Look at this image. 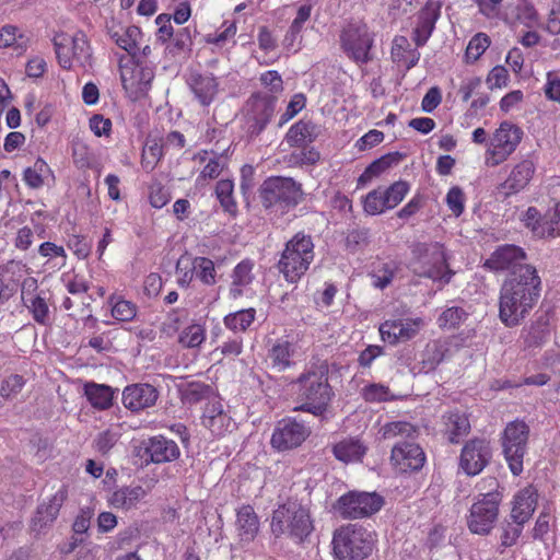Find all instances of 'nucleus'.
Returning a JSON list of instances; mask_svg holds the SVG:
<instances>
[{
	"label": "nucleus",
	"instance_id": "obj_34",
	"mask_svg": "<svg viewBox=\"0 0 560 560\" xmlns=\"http://www.w3.org/2000/svg\"><path fill=\"white\" fill-rule=\"evenodd\" d=\"M253 267L254 264L248 259L242 260L234 267L230 287V296L232 299L241 298L245 293L246 288L253 282Z\"/></svg>",
	"mask_w": 560,
	"mask_h": 560
},
{
	"label": "nucleus",
	"instance_id": "obj_21",
	"mask_svg": "<svg viewBox=\"0 0 560 560\" xmlns=\"http://www.w3.org/2000/svg\"><path fill=\"white\" fill-rule=\"evenodd\" d=\"M512 509L509 520L503 528L502 545L513 546L523 532L525 524V490H518L511 502Z\"/></svg>",
	"mask_w": 560,
	"mask_h": 560
},
{
	"label": "nucleus",
	"instance_id": "obj_25",
	"mask_svg": "<svg viewBox=\"0 0 560 560\" xmlns=\"http://www.w3.org/2000/svg\"><path fill=\"white\" fill-rule=\"evenodd\" d=\"M470 431V422L465 412L454 409L441 417V432L452 444H457Z\"/></svg>",
	"mask_w": 560,
	"mask_h": 560
},
{
	"label": "nucleus",
	"instance_id": "obj_13",
	"mask_svg": "<svg viewBox=\"0 0 560 560\" xmlns=\"http://www.w3.org/2000/svg\"><path fill=\"white\" fill-rule=\"evenodd\" d=\"M503 453L509 468L517 476L523 471L525 454V422L515 420L510 422L503 435Z\"/></svg>",
	"mask_w": 560,
	"mask_h": 560
},
{
	"label": "nucleus",
	"instance_id": "obj_15",
	"mask_svg": "<svg viewBox=\"0 0 560 560\" xmlns=\"http://www.w3.org/2000/svg\"><path fill=\"white\" fill-rule=\"evenodd\" d=\"M311 434V429L295 418L280 420L271 435V445L278 451H288L300 446Z\"/></svg>",
	"mask_w": 560,
	"mask_h": 560
},
{
	"label": "nucleus",
	"instance_id": "obj_1",
	"mask_svg": "<svg viewBox=\"0 0 560 560\" xmlns=\"http://www.w3.org/2000/svg\"><path fill=\"white\" fill-rule=\"evenodd\" d=\"M328 366L324 363L314 364L306 369L296 380L298 400L301 405L294 411L308 412L323 417L328 410L334 392L328 383Z\"/></svg>",
	"mask_w": 560,
	"mask_h": 560
},
{
	"label": "nucleus",
	"instance_id": "obj_31",
	"mask_svg": "<svg viewBox=\"0 0 560 560\" xmlns=\"http://www.w3.org/2000/svg\"><path fill=\"white\" fill-rule=\"evenodd\" d=\"M366 451V445L352 436L345 438L332 446L334 456L345 464L361 462Z\"/></svg>",
	"mask_w": 560,
	"mask_h": 560
},
{
	"label": "nucleus",
	"instance_id": "obj_41",
	"mask_svg": "<svg viewBox=\"0 0 560 560\" xmlns=\"http://www.w3.org/2000/svg\"><path fill=\"white\" fill-rule=\"evenodd\" d=\"M191 267L195 277L205 285H214L217 283V271L214 262L207 257H195Z\"/></svg>",
	"mask_w": 560,
	"mask_h": 560
},
{
	"label": "nucleus",
	"instance_id": "obj_2",
	"mask_svg": "<svg viewBox=\"0 0 560 560\" xmlns=\"http://www.w3.org/2000/svg\"><path fill=\"white\" fill-rule=\"evenodd\" d=\"M477 488L482 493L475 498L470 506L467 525L472 534L488 535L498 521L502 494L499 491V481L494 477L483 478Z\"/></svg>",
	"mask_w": 560,
	"mask_h": 560
},
{
	"label": "nucleus",
	"instance_id": "obj_12",
	"mask_svg": "<svg viewBox=\"0 0 560 560\" xmlns=\"http://www.w3.org/2000/svg\"><path fill=\"white\" fill-rule=\"evenodd\" d=\"M276 100L260 94L253 95L244 107V130L249 137L258 136L275 113Z\"/></svg>",
	"mask_w": 560,
	"mask_h": 560
},
{
	"label": "nucleus",
	"instance_id": "obj_19",
	"mask_svg": "<svg viewBox=\"0 0 560 560\" xmlns=\"http://www.w3.org/2000/svg\"><path fill=\"white\" fill-rule=\"evenodd\" d=\"M68 498V490L65 485H62L48 500V502H43L37 506L35 515L31 522V528L36 534H40L46 528L52 525L56 521L60 508L65 503Z\"/></svg>",
	"mask_w": 560,
	"mask_h": 560
},
{
	"label": "nucleus",
	"instance_id": "obj_28",
	"mask_svg": "<svg viewBox=\"0 0 560 560\" xmlns=\"http://www.w3.org/2000/svg\"><path fill=\"white\" fill-rule=\"evenodd\" d=\"M187 82L200 105L209 106L214 101L219 91V83L211 73L191 74Z\"/></svg>",
	"mask_w": 560,
	"mask_h": 560
},
{
	"label": "nucleus",
	"instance_id": "obj_24",
	"mask_svg": "<svg viewBox=\"0 0 560 560\" xmlns=\"http://www.w3.org/2000/svg\"><path fill=\"white\" fill-rule=\"evenodd\" d=\"M159 397L156 388L150 384L139 383L125 387L122 404L131 411H140L155 405Z\"/></svg>",
	"mask_w": 560,
	"mask_h": 560
},
{
	"label": "nucleus",
	"instance_id": "obj_8",
	"mask_svg": "<svg viewBox=\"0 0 560 560\" xmlns=\"http://www.w3.org/2000/svg\"><path fill=\"white\" fill-rule=\"evenodd\" d=\"M340 44L345 54L358 65H365L373 59L374 34L361 21L343 27Z\"/></svg>",
	"mask_w": 560,
	"mask_h": 560
},
{
	"label": "nucleus",
	"instance_id": "obj_6",
	"mask_svg": "<svg viewBox=\"0 0 560 560\" xmlns=\"http://www.w3.org/2000/svg\"><path fill=\"white\" fill-rule=\"evenodd\" d=\"M313 529L308 511L298 502H287L273 511L271 532L279 537L287 535L302 541Z\"/></svg>",
	"mask_w": 560,
	"mask_h": 560
},
{
	"label": "nucleus",
	"instance_id": "obj_4",
	"mask_svg": "<svg viewBox=\"0 0 560 560\" xmlns=\"http://www.w3.org/2000/svg\"><path fill=\"white\" fill-rule=\"evenodd\" d=\"M412 271L419 276L447 284L454 272L448 268L445 248L439 243H418L412 248Z\"/></svg>",
	"mask_w": 560,
	"mask_h": 560
},
{
	"label": "nucleus",
	"instance_id": "obj_59",
	"mask_svg": "<svg viewBox=\"0 0 560 560\" xmlns=\"http://www.w3.org/2000/svg\"><path fill=\"white\" fill-rule=\"evenodd\" d=\"M233 182L230 179H221L217 183L215 194L222 207L226 210H231L235 207L233 199Z\"/></svg>",
	"mask_w": 560,
	"mask_h": 560
},
{
	"label": "nucleus",
	"instance_id": "obj_52",
	"mask_svg": "<svg viewBox=\"0 0 560 560\" xmlns=\"http://www.w3.org/2000/svg\"><path fill=\"white\" fill-rule=\"evenodd\" d=\"M468 317V313L458 306L446 308L439 317L438 323L441 328H456Z\"/></svg>",
	"mask_w": 560,
	"mask_h": 560
},
{
	"label": "nucleus",
	"instance_id": "obj_46",
	"mask_svg": "<svg viewBox=\"0 0 560 560\" xmlns=\"http://www.w3.org/2000/svg\"><path fill=\"white\" fill-rule=\"evenodd\" d=\"M187 318L188 312L185 308H174L167 313L161 325V331L167 337H173L179 331Z\"/></svg>",
	"mask_w": 560,
	"mask_h": 560
},
{
	"label": "nucleus",
	"instance_id": "obj_48",
	"mask_svg": "<svg viewBox=\"0 0 560 560\" xmlns=\"http://www.w3.org/2000/svg\"><path fill=\"white\" fill-rule=\"evenodd\" d=\"M382 195H384L385 202L388 209L390 210L394 209L404 200V198L409 191V184L404 180H398L386 188L382 187Z\"/></svg>",
	"mask_w": 560,
	"mask_h": 560
},
{
	"label": "nucleus",
	"instance_id": "obj_38",
	"mask_svg": "<svg viewBox=\"0 0 560 560\" xmlns=\"http://www.w3.org/2000/svg\"><path fill=\"white\" fill-rule=\"evenodd\" d=\"M112 316L118 322H130L138 313L137 305L120 295H112L108 299Z\"/></svg>",
	"mask_w": 560,
	"mask_h": 560
},
{
	"label": "nucleus",
	"instance_id": "obj_56",
	"mask_svg": "<svg viewBox=\"0 0 560 560\" xmlns=\"http://www.w3.org/2000/svg\"><path fill=\"white\" fill-rule=\"evenodd\" d=\"M465 194L458 186H453L446 194L445 202L452 213L457 218L465 210Z\"/></svg>",
	"mask_w": 560,
	"mask_h": 560
},
{
	"label": "nucleus",
	"instance_id": "obj_47",
	"mask_svg": "<svg viewBox=\"0 0 560 560\" xmlns=\"http://www.w3.org/2000/svg\"><path fill=\"white\" fill-rule=\"evenodd\" d=\"M525 187V164H517L501 185V192L510 196L521 191Z\"/></svg>",
	"mask_w": 560,
	"mask_h": 560
},
{
	"label": "nucleus",
	"instance_id": "obj_27",
	"mask_svg": "<svg viewBox=\"0 0 560 560\" xmlns=\"http://www.w3.org/2000/svg\"><path fill=\"white\" fill-rule=\"evenodd\" d=\"M147 497V490L142 486H125L117 488L107 497L109 506L128 512L137 509Z\"/></svg>",
	"mask_w": 560,
	"mask_h": 560
},
{
	"label": "nucleus",
	"instance_id": "obj_45",
	"mask_svg": "<svg viewBox=\"0 0 560 560\" xmlns=\"http://www.w3.org/2000/svg\"><path fill=\"white\" fill-rule=\"evenodd\" d=\"M165 150L163 144L156 140H150L145 143L142 155H141V165L143 170L147 172H151L155 168L158 162L165 154Z\"/></svg>",
	"mask_w": 560,
	"mask_h": 560
},
{
	"label": "nucleus",
	"instance_id": "obj_60",
	"mask_svg": "<svg viewBox=\"0 0 560 560\" xmlns=\"http://www.w3.org/2000/svg\"><path fill=\"white\" fill-rule=\"evenodd\" d=\"M202 424L208 428L214 435H222L232 427V419L225 412L219 417H212L209 420H202Z\"/></svg>",
	"mask_w": 560,
	"mask_h": 560
},
{
	"label": "nucleus",
	"instance_id": "obj_35",
	"mask_svg": "<svg viewBox=\"0 0 560 560\" xmlns=\"http://www.w3.org/2000/svg\"><path fill=\"white\" fill-rule=\"evenodd\" d=\"M532 232L538 238L560 236V202L556 205L552 212L539 217L532 224Z\"/></svg>",
	"mask_w": 560,
	"mask_h": 560
},
{
	"label": "nucleus",
	"instance_id": "obj_3",
	"mask_svg": "<svg viewBox=\"0 0 560 560\" xmlns=\"http://www.w3.org/2000/svg\"><path fill=\"white\" fill-rule=\"evenodd\" d=\"M314 243L310 235L296 233L285 243L278 269L290 283L298 282L314 260Z\"/></svg>",
	"mask_w": 560,
	"mask_h": 560
},
{
	"label": "nucleus",
	"instance_id": "obj_64",
	"mask_svg": "<svg viewBox=\"0 0 560 560\" xmlns=\"http://www.w3.org/2000/svg\"><path fill=\"white\" fill-rule=\"evenodd\" d=\"M508 70L503 66H495L488 74L486 83L489 89H501L508 83Z\"/></svg>",
	"mask_w": 560,
	"mask_h": 560
},
{
	"label": "nucleus",
	"instance_id": "obj_23",
	"mask_svg": "<svg viewBox=\"0 0 560 560\" xmlns=\"http://www.w3.org/2000/svg\"><path fill=\"white\" fill-rule=\"evenodd\" d=\"M120 80L126 92L137 93L147 88L153 79V72L150 68L136 65L133 59L122 62L119 60Z\"/></svg>",
	"mask_w": 560,
	"mask_h": 560
},
{
	"label": "nucleus",
	"instance_id": "obj_36",
	"mask_svg": "<svg viewBox=\"0 0 560 560\" xmlns=\"http://www.w3.org/2000/svg\"><path fill=\"white\" fill-rule=\"evenodd\" d=\"M113 389L108 385L86 383L84 395L89 402L96 409L105 410L113 405Z\"/></svg>",
	"mask_w": 560,
	"mask_h": 560
},
{
	"label": "nucleus",
	"instance_id": "obj_62",
	"mask_svg": "<svg viewBox=\"0 0 560 560\" xmlns=\"http://www.w3.org/2000/svg\"><path fill=\"white\" fill-rule=\"evenodd\" d=\"M362 395L363 398L370 402L386 401L390 399V393L388 387L382 384H371L369 386H365Z\"/></svg>",
	"mask_w": 560,
	"mask_h": 560
},
{
	"label": "nucleus",
	"instance_id": "obj_22",
	"mask_svg": "<svg viewBox=\"0 0 560 560\" xmlns=\"http://www.w3.org/2000/svg\"><path fill=\"white\" fill-rule=\"evenodd\" d=\"M298 353L296 343L281 337L269 342L267 362L277 372H283L294 365Z\"/></svg>",
	"mask_w": 560,
	"mask_h": 560
},
{
	"label": "nucleus",
	"instance_id": "obj_53",
	"mask_svg": "<svg viewBox=\"0 0 560 560\" xmlns=\"http://www.w3.org/2000/svg\"><path fill=\"white\" fill-rule=\"evenodd\" d=\"M35 232L39 237H43L42 234L45 233V229L42 225H37L35 231L27 225L19 229L13 241L14 247L19 250H27L33 245Z\"/></svg>",
	"mask_w": 560,
	"mask_h": 560
},
{
	"label": "nucleus",
	"instance_id": "obj_10",
	"mask_svg": "<svg viewBox=\"0 0 560 560\" xmlns=\"http://www.w3.org/2000/svg\"><path fill=\"white\" fill-rule=\"evenodd\" d=\"M525 282L524 276L509 278L501 290L500 317L508 326H514L525 315Z\"/></svg>",
	"mask_w": 560,
	"mask_h": 560
},
{
	"label": "nucleus",
	"instance_id": "obj_37",
	"mask_svg": "<svg viewBox=\"0 0 560 560\" xmlns=\"http://www.w3.org/2000/svg\"><path fill=\"white\" fill-rule=\"evenodd\" d=\"M112 38L116 45L121 49L126 50L132 59L140 52V40L142 39L141 30L137 26H129L122 30L120 33L115 32L112 34Z\"/></svg>",
	"mask_w": 560,
	"mask_h": 560
},
{
	"label": "nucleus",
	"instance_id": "obj_44",
	"mask_svg": "<svg viewBox=\"0 0 560 560\" xmlns=\"http://www.w3.org/2000/svg\"><path fill=\"white\" fill-rule=\"evenodd\" d=\"M206 340L203 325L192 323L185 327L178 335V342L185 348H197Z\"/></svg>",
	"mask_w": 560,
	"mask_h": 560
},
{
	"label": "nucleus",
	"instance_id": "obj_11",
	"mask_svg": "<svg viewBox=\"0 0 560 560\" xmlns=\"http://www.w3.org/2000/svg\"><path fill=\"white\" fill-rule=\"evenodd\" d=\"M523 137V130L503 121L490 139L487 151V163L495 166L504 162L516 149Z\"/></svg>",
	"mask_w": 560,
	"mask_h": 560
},
{
	"label": "nucleus",
	"instance_id": "obj_51",
	"mask_svg": "<svg viewBox=\"0 0 560 560\" xmlns=\"http://www.w3.org/2000/svg\"><path fill=\"white\" fill-rule=\"evenodd\" d=\"M382 187L370 191L363 200L364 211L370 215H377L384 213L386 210H389L385 199Z\"/></svg>",
	"mask_w": 560,
	"mask_h": 560
},
{
	"label": "nucleus",
	"instance_id": "obj_57",
	"mask_svg": "<svg viewBox=\"0 0 560 560\" xmlns=\"http://www.w3.org/2000/svg\"><path fill=\"white\" fill-rule=\"evenodd\" d=\"M38 254L48 259H57L56 266L63 267L66 265L67 254L65 248L52 242L42 243L38 247Z\"/></svg>",
	"mask_w": 560,
	"mask_h": 560
},
{
	"label": "nucleus",
	"instance_id": "obj_50",
	"mask_svg": "<svg viewBox=\"0 0 560 560\" xmlns=\"http://www.w3.org/2000/svg\"><path fill=\"white\" fill-rule=\"evenodd\" d=\"M211 393V387L201 382L188 383L182 389V398L187 404H197L207 398Z\"/></svg>",
	"mask_w": 560,
	"mask_h": 560
},
{
	"label": "nucleus",
	"instance_id": "obj_5",
	"mask_svg": "<svg viewBox=\"0 0 560 560\" xmlns=\"http://www.w3.org/2000/svg\"><path fill=\"white\" fill-rule=\"evenodd\" d=\"M374 544V534L357 524L338 528L332 537L334 553L339 560L365 559L372 553Z\"/></svg>",
	"mask_w": 560,
	"mask_h": 560
},
{
	"label": "nucleus",
	"instance_id": "obj_16",
	"mask_svg": "<svg viewBox=\"0 0 560 560\" xmlns=\"http://www.w3.org/2000/svg\"><path fill=\"white\" fill-rule=\"evenodd\" d=\"M525 253L515 245H502L498 247L482 267L489 271H508L510 278L520 279L524 268Z\"/></svg>",
	"mask_w": 560,
	"mask_h": 560
},
{
	"label": "nucleus",
	"instance_id": "obj_61",
	"mask_svg": "<svg viewBox=\"0 0 560 560\" xmlns=\"http://www.w3.org/2000/svg\"><path fill=\"white\" fill-rule=\"evenodd\" d=\"M222 26L224 27L222 31L208 35L207 43L222 46L234 38L237 32L236 24L224 22Z\"/></svg>",
	"mask_w": 560,
	"mask_h": 560
},
{
	"label": "nucleus",
	"instance_id": "obj_30",
	"mask_svg": "<svg viewBox=\"0 0 560 560\" xmlns=\"http://www.w3.org/2000/svg\"><path fill=\"white\" fill-rule=\"evenodd\" d=\"M320 133V128L311 120H299L293 124L287 135L285 141L290 147H306L314 142Z\"/></svg>",
	"mask_w": 560,
	"mask_h": 560
},
{
	"label": "nucleus",
	"instance_id": "obj_9",
	"mask_svg": "<svg viewBox=\"0 0 560 560\" xmlns=\"http://www.w3.org/2000/svg\"><path fill=\"white\" fill-rule=\"evenodd\" d=\"M383 505L384 499L376 492L349 491L337 500L335 510L345 520H358L377 513Z\"/></svg>",
	"mask_w": 560,
	"mask_h": 560
},
{
	"label": "nucleus",
	"instance_id": "obj_7",
	"mask_svg": "<svg viewBox=\"0 0 560 560\" xmlns=\"http://www.w3.org/2000/svg\"><path fill=\"white\" fill-rule=\"evenodd\" d=\"M52 44L58 62L63 69H71L73 62L81 67L91 63L92 52L83 32L78 31L73 35L63 32L57 33L52 38Z\"/></svg>",
	"mask_w": 560,
	"mask_h": 560
},
{
	"label": "nucleus",
	"instance_id": "obj_26",
	"mask_svg": "<svg viewBox=\"0 0 560 560\" xmlns=\"http://www.w3.org/2000/svg\"><path fill=\"white\" fill-rule=\"evenodd\" d=\"M144 450L151 462L155 464L176 460L180 455L177 443L163 435L150 438L144 444Z\"/></svg>",
	"mask_w": 560,
	"mask_h": 560
},
{
	"label": "nucleus",
	"instance_id": "obj_17",
	"mask_svg": "<svg viewBox=\"0 0 560 560\" xmlns=\"http://www.w3.org/2000/svg\"><path fill=\"white\" fill-rule=\"evenodd\" d=\"M424 322L421 317L387 319L380 326V334L385 342L397 345L415 338Z\"/></svg>",
	"mask_w": 560,
	"mask_h": 560
},
{
	"label": "nucleus",
	"instance_id": "obj_29",
	"mask_svg": "<svg viewBox=\"0 0 560 560\" xmlns=\"http://www.w3.org/2000/svg\"><path fill=\"white\" fill-rule=\"evenodd\" d=\"M439 18L440 7L434 2H428L419 12L417 26L413 30V40L418 47L428 42Z\"/></svg>",
	"mask_w": 560,
	"mask_h": 560
},
{
	"label": "nucleus",
	"instance_id": "obj_39",
	"mask_svg": "<svg viewBox=\"0 0 560 560\" xmlns=\"http://www.w3.org/2000/svg\"><path fill=\"white\" fill-rule=\"evenodd\" d=\"M120 438V425H112L108 429L97 433V435L93 440V447L97 453L106 455L118 443Z\"/></svg>",
	"mask_w": 560,
	"mask_h": 560
},
{
	"label": "nucleus",
	"instance_id": "obj_55",
	"mask_svg": "<svg viewBox=\"0 0 560 560\" xmlns=\"http://www.w3.org/2000/svg\"><path fill=\"white\" fill-rule=\"evenodd\" d=\"M25 385V380L22 375L11 374L5 377L0 386V396L4 399L18 395Z\"/></svg>",
	"mask_w": 560,
	"mask_h": 560
},
{
	"label": "nucleus",
	"instance_id": "obj_14",
	"mask_svg": "<svg viewBox=\"0 0 560 560\" xmlns=\"http://www.w3.org/2000/svg\"><path fill=\"white\" fill-rule=\"evenodd\" d=\"M301 197L300 185L292 178L272 177L264 182L260 198L266 208L277 203L295 205Z\"/></svg>",
	"mask_w": 560,
	"mask_h": 560
},
{
	"label": "nucleus",
	"instance_id": "obj_58",
	"mask_svg": "<svg viewBox=\"0 0 560 560\" xmlns=\"http://www.w3.org/2000/svg\"><path fill=\"white\" fill-rule=\"evenodd\" d=\"M192 45V35L189 27L178 30L174 36L172 45L168 47L174 55L187 51Z\"/></svg>",
	"mask_w": 560,
	"mask_h": 560
},
{
	"label": "nucleus",
	"instance_id": "obj_42",
	"mask_svg": "<svg viewBox=\"0 0 560 560\" xmlns=\"http://www.w3.org/2000/svg\"><path fill=\"white\" fill-rule=\"evenodd\" d=\"M256 311L254 308L241 310L231 314H228L223 323L230 330L245 331L254 322Z\"/></svg>",
	"mask_w": 560,
	"mask_h": 560
},
{
	"label": "nucleus",
	"instance_id": "obj_33",
	"mask_svg": "<svg viewBox=\"0 0 560 560\" xmlns=\"http://www.w3.org/2000/svg\"><path fill=\"white\" fill-rule=\"evenodd\" d=\"M236 530L242 541H252L259 530V520L250 505H243L237 510Z\"/></svg>",
	"mask_w": 560,
	"mask_h": 560
},
{
	"label": "nucleus",
	"instance_id": "obj_18",
	"mask_svg": "<svg viewBox=\"0 0 560 560\" xmlns=\"http://www.w3.org/2000/svg\"><path fill=\"white\" fill-rule=\"evenodd\" d=\"M490 458L489 443L482 439H474L464 445L459 465L467 475L475 476L483 470Z\"/></svg>",
	"mask_w": 560,
	"mask_h": 560
},
{
	"label": "nucleus",
	"instance_id": "obj_43",
	"mask_svg": "<svg viewBox=\"0 0 560 560\" xmlns=\"http://www.w3.org/2000/svg\"><path fill=\"white\" fill-rule=\"evenodd\" d=\"M25 305L33 316V319L40 324L46 325L49 322V306L46 298L39 293L31 298H24Z\"/></svg>",
	"mask_w": 560,
	"mask_h": 560
},
{
	"label": "nucleus",
	"instance_id": "obj_49",
	"mask_svg": "<svg viewBox=\"0 0 560 560\" xmlns=\"http://www.w3.org/2000/svg\"><path fill=\"white\" fill-rule=\"evenodd\" d=\"M490 38L485 33L476 34L468 43L465 57L468 62L477 61L490 46Z\"/></svg>",
	"mask_w": 560,
	"mask_h": 560
},
{
	"label": "nucleus",
	"instance_id": "obj_54",
	"mask_svg": "<svg viewBox=\"0 0 560 560\" xmlns=\"http://www.w3.org/2000/svg\"><path fill=\"white\" fill-rule=\"evenodd\" d=\"M529 336V346L538 347L548 340L550 336V325L549 318L546 315L540 316L538 320L533 324L530 327Z\"/></svg>",
	"mask_w": 560,
	"mask_h": 560
},
{
	"label": "nucleus",
	"instance_id": "obj_63",
	"mask_svg": "<svg viewBox=\"0 0 560 560\" xmlns=\"http://www.w3.org/2000/svg\"><path fill=\"white\" fill-rule=\"evenodd\" d=\"M45 168H47V164L42 159H38L35 164L34 168H26L24 171V182L26 185H28L32 188H38L43 185V178L40 175V172H43Z\"/></svg>",
	"mask_w": 560,
	"mask_h": 560
},
{
	"label": "nucleus",
	"instance_id": "obj_32",
	"mask_svg": "<svg viewBox=\"0 0 560 560\" xmlns=\"http://www.w3.org/2000/svg\"><path fill=\"white\" fill-rule=\"evenodd\" d=\"M200 162H207L196 178V185L203 186L207 180L215 179L228 166V160L221 154H212L208 151H200L195 156Z\"/></svg>",
	"mask_w": 560,
	"mask_h": 560
},
{
	"label": "nucleus",
	"instance_id": "obj_40",
	"mask_svg": "<svg viewBox=\"0 0 560 560\" xmlns=\"http://www.w3.org/2000/svg\"><path fill=\"white\" fill-rule=\"evenodd\" d=\"M380 433L384 440H392L396 438L413 439L417 435V429L413 424L407 421H393L384 424Z\"/></svg>",
	"mask_w": 560,
	"mask_h": 560
},
{
	"label": "nucleus",
	"instance_id": "obj_20",
	"mask_svg": "<svg viewBox=\"0 0 560 560\" xmlns=\"http://www.w3.org/2000/svg\"><path fill=\"white\" fill-rule=\"evenodd\" d=\"M392 462L399 471H415L422 468L425 455L418 444L411 441H404L393 447Z\"/></svg>",
	"mask_w": 560,
	"mask_h": 560
}]
</instances>
